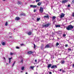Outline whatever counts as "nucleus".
Instances as JSON below:
<instances>
[{"label": "nucleus", "mask_w": 74, "mask_h": 74, "mask_svg": "<svg viewBox=\"0 0 74 74\" xmlns=\"http://www.w3.org/2000/svg\"><path fill=\"white\" fill-rule=\"evenodd\" d=\"M74 27L71 25H70L69 26H68V27H66L67 30H71V29H73Z\"/></svg>", "instance_id": "f257e3e1"}, {"label": "nucleus", "mask_w": 74, "mask_h": 74, "mask_svg": "<svg viewBox=\"0 0 74 74\" xmlns=\"http://www.w3.org/2000/svg\"><path fill=\"white\" fill-rule=\"evenodd\" d=\"M50 25H51V24L49 23L48 24L44 25L43 26V27H47L49 26H50Z\"/></svg>", "instance_id": "f03ea898"}, {"label": "nucleus", "mask_w": 74, "mask_h": 74, "mask_svg": "<svg viewBox=\"0 0 74 74\" xmlns=\"http://www.w3.org/2000/svg\"><path fill=\"white\" fill-rule=\"evenodd\" d=\"M43 8L42 7H40V12H41V13H42L43 12Z\"/></svg>", "instance_id": "7ed1b4c3"}, {"label": "nucleus", "mask_w": 74, "mask_h": 74, "mask_svg": "<svg viewBox=\"0 0 74 74\" xmlns=\"http://www.w3.org/2000/svg\"><path fill=\"white\" fill-rule=\"evenodd\" d=\"M64 13H61V15L60 16V18H63V17H64Z\"/></svg>", "instance_id": "20e7f679"}, {"label": "nucleus", "mask_w": 74, "mask_h": 74, "mask_svg": "<svg viewBox=\"0 0 74 74\" xmlns=\"http://www.w3.org/2000/svg\"><path fill=\"white\" fill-rule=\"evenodd\" d=\"M30 7H32V8H36V7H37V5H30Z\"/></svg>", "instance_id": "39448f33"}, {"label": "nucleus", "mask_w": 74, "mask_h": 74, "mask_svg": "<svg viewBox=\"0 0 74 74\" xmlns=\"http://www.w3.org/2000/svg\"><path fill=\"white\" fill-rule=\"evenodd\" d=\"M68 1V0H65L64 1H62V3H67Z\"/></svg>", "instance_id": "423d86ee"}, {"label": "nucleus", "mask_w": 74, "mask_h": 74, "mask_svg": "<svg viewBox=\"0 0 74 74\" xmlns=\"http://www.w3.org/2000/svg\"><path fill=\"white\" fill-rule=\"evenodd\" d=\"M20 20V18L18 17H16L15 18V20H16V21H19Z\"/></svg>", "instance_id": "0eeeda50"}, {"label": "nucleus", "mask_w": 74, "mask_h": 74, "mask_svg": "<svg viewBox=\"0 0 74 74\" xmlns=\"http://www.w3.org/2000/svg\"><path fill=\"white\" fill-rule=\"evenodd\" d=\"M51 69H54L55 68H57V66L56 65H53L51 67Z\"/></svg>", "instance_id": "6e6552de"}, {"label": "nucleus", "mask_w": 74, "mask_h": 74, "mask_svg": "<svg viewBox=\"0 0 74 74\" xmlns=\"http://www.w3.org/2000/svg\"><path fill=\"white\" fill-rule=\"evenodd\" d=\"M33 53V52H32V51H29L27 52V53H28V54H29V55H30L31 54H32V53Z\"/></svg>", "instance_id": "1a4fd4ad"}, {"label": "nucleus", "mask_w": 74, "mask_h": 74, "mask_svg": "<svg viewBox=\"0 0 74 74\" xmlns=\"http://www.w3.org/2000/svg\"><path fill=\"white\" fill-rule=\"evenodd\" d=\"M42 4V2H40L38 3L37 5L39 6H40V5H41Z\"/></svg>", "instance_id": "9d476101"}, {"label": "nucleus", "mask_w": 74, "mask_h": 74, "mask_svg": "<svg viewBox=\"0 0 74 74\" xmlns=\"http://www.w3.org/2000/svg\"><path fill=\"white\" fill-rule=\"evenodd\" d=\"M56 16H53L52 18V21L53 22L54 21V20H55V19L56 18Z\"/></svg>", "instance_id": "9b49d317"}, {"label": "nucleus", "mask_w": 74, "mask_h": 74, "mask_svg": "<svg viewBox=\"0 0 74 74\" xmlns=\"http://www.w3.org/2000/svg\"><path fill=\"white\" fill-rule=\"evenodd\" d=\"M65 63V62H64V60H61V63L62 64H64V63Z\"/></svg>", "instance_id": "f8f14e48"}, {"label": "nucleus", "mask_w": 74, "mask_h": 74, "mask_svg": "<svg viewBox=\"0 0 74 74\" xmlns=\"http://www.w3.org/2000/svg\"><path fill=\"white\" fill-rule=\"evenodd\" d=\"M47 16H44V18H49V16H48V14H46Z\"/></svg>", "instance_id": "ddd939ff"}, {"label": "nucleus", "mask_w": 74, "mask_h": 74, "mask_svg": "<svg viewBox=\"0 0 74 74\" xmlns=\"http://www.w3.org/2000/svg\"><path fill=\"white\" fill-rule=\"evenodd\" d=\"M49 45H46V46L45 47V48H49Z\"/></svg>", "instance_id": "4468645a"}, {"label": "nucleus", "mask_w": 74, "mask_h": 74, "mask_svg": "<svg viewBox=\"0 0 74 74\" xmlns=\"http://www.w3.org/2000/svg\"><path fill=\"white\" fill-rule=\"evenodd\" d=\"M31 34H32V32H29L27 33V34L28 35H29V36L31 35Z\"/></svg>", "instance_id": "2eb2a0df"}, {"label": "nucleus", "mask_w": 74, "mask_h": 74, "mask_svg": "<svg viewBox=\"0 0 74 74\" xmlns=\"http://www.w3.org/2000/svg\"><path fill=\"white\" fill-rule=\"evenodd\" d=\"M11 59H12V57L11 58H9V63H10V62H11Z\"/></svg>", "instance_id": "dca6fc26"}, {"label": "nucleus", "mask_w": 74, "mask_h": 74, "mask_svg": "<svg viewBox=\"0 0 74 74\" xmlns=\"http://www.w3.org/2000/svg\"><path fill=\"white\" fill-rule=\"evenodd\" d=\"M34 66H30V69H32L33 70H34Z\"/></svg>", "instance_id": "f3484780"}, {"label": "nucleus", "mask_w": 74, "mask_h": 74, "mask_svg": "<svg viewBox=\"0 0 74 74\" xmlns=\"http://www.w3.org/2000/svg\"><path fill=\"white\" fill-rule=\"evenodd\" d=\"M1 44L3 45H5V43L4 42H2Z\"/></svg>", "instance_id": "a211bd4d"}, {"label": "nucleus", "mask_w": 74, "mask_h": 74, "mask_svg": "<svg viewBox=\"0 0 74 74\" xmlns=\"http://www.w3.org/2000/svg\"><path fill=\"white\" fill-rule=\"evenodd\" d=\"M51 66H52V64H49V65L48 66V68H49L50 67H51Z\"/></svg>", "instance_id": "6ab92c4d"}, {"label": "nucleus", "mask_w": 74, "mask_h": 74, "mask_svg": "<svg viewBox=\"0 0 74 74\" xmlns=\"http://www.w3.org/2000/svg\"><path fill=\"white\" fill-rule=\"evenodd\" d=\"M56 27H60V26L59 25H56Z\"/></svg>", "instance_id": "aec40b11"}, {"label": "nucleus", "mask_w": 74, "mask_h": 74, "mask_svg": "<svg viewBox=\"0 0 74 74\" xmlns=\"http://www.w3.org/2000/svg\"><path fill=\"white\" fill-rule=\"evenodd\" d=\"M62 34V32L61 31H59L58 32V34Z\"/></svg>", "instance_id": "412c9836"}, {"label": "nucleus", "mask_w": 74, "mask_h": 74, "mask_svg": "<svg viewBox=\"0 0 74 74\" xmlns=\"http://www.w3.org/2000/svg\"><path fill=\"white\" fill-rule=\"evenodd\" d=\"M56 46H58V45H59V43H58V42H57L56 44Z\"/></svg>", "instance_id": "4be33fe9"}, {"label": "nucleus", "mask_w": 74, "mask_h": 74, "mask_svg": "<svg viewBox=\"0 0 74 74\" xmlns=\"http://www.w3.org/2000/svg\"><path fill=\"white\" fill-rule=\"evenodd\" d=\"M68 51H71V48H69L68 49Z\"/></svg>", "instance_id": "5701e85b"}, {"label": "nucleus", "mask_w": 74, "mask_h": 74, "mask_svg": "<svg viewBox=\"0 0 74 74\" xmlns=\"http://www.w3.org/2000/svg\"><path fill=\"white\" fill-rule=\"evenodd\" d=\"M8 25V23L7 22H6L5 23V26H7Z\"/></svg>", "instance_id": "b1692460"}, {"label": "nucleus", "mask_w": 74, "mask_h": 74, "mask_svg": "<svg viewBox=\"0 0 74 74\" xmlns=\"http://www.w3.org/2000/svg\"><path fill=\"white\" fill-rule=\"evenodd\" d=\"M15 62H16V61H14V63H13V64L12 65V67H13V66H14V65L15 64Z\"/></svg>", "instance_id": "393cba45"}, {"label": "nucleus", "mask_w": 74, "mask_h": 74, "mask_svg": "<svg viewBox=\"0 0 74 74\" xmlns=\"http://www.w3.org/2000/svg\"><path fill=\"white\" fill-rule=\"evenodd\" d=\"M34 49H36V45H35V44H34Z\"/></svg>", "instance_id": "a878e982"}, {"label": "nucleus", "mask_w": 74, "mask_h": 74, "mask_svg": "<svg viewBox=\"0 0 74 74\" xmlns=\"http://www.w3.org/2000/svg\"><path fill=\"white\" fill-rule=\"evenodd\" d=\"M21 70H24V67H22L21 68Z\"/></svg>", "instance_id": "bb28decb"}, {"label": "nucleus", "mask_w": 74, "mask_h": 74, "mask_svg": "<svg viewBox=\"0 0 74 74\" xmlns=\"http://www.w3.org/2000/svg\"><path fill=\"white\" fill-rule=\"evenodd\" d=\"M40 18H37V21H39V20H40Z\"/></svg>", "instance_id": "cd10ccee"}, {"label": "nucleus", "mask_w": 74, "mask_h": 74, "mask_svg": "<svg viewBox=\"0 0 74 74\" xmlns=\"http://www.w3.org/2000/svg\"><path fill=\"white\" fill-rule=\"evenodd\" d=\"M18 3L19 4H22V3L19 1H18Z\"/></svg>", "instance_id": "c85d7f7f"}, {"label": "nucleus", "mask_w": 74, "mask_h": 74, "mask_svg": "<svg viewBox=\"0 0 74 74\" xmlns=\"http://www.w3.org/2000/svg\"><path fill=\"white\" fill-rule=\"evenodd\" d=\"M10 55H14V53L10 52Z\"/></svg>", "instance_id": "c756f323"}, {"label": "nucleus", "mask_w": 74, "mask_h": 74, "mask_svg": "<svg viewBox=\"0 0 74 74\" xmlns=\"http://www.w3.org/2000/svg\"><path fill=\"white\" fill-rule=\"evenodd\" d=\"M36 10H37V9H34V12H36Z\"/></svg>", "instance_id": "7c9ffc66"}, {"label": "nucleus", "mask_w": 74, "mask_h": 74, "mask_svg": "<svg viewBox=\"0 0 74 74\" xmlns=\"http://www.w3.org/2000/svg\"><path fill=\"white\" fill-rule=\"evenodd\" d=\"M16 49H19V47H16Z\"/></svg>", "instance_id": "2f4dec72"}, {"label": "nucleus", "mask_w": 74, "mask_h": 74, "mask_svg": "<svg viewBox=\"0 0 74 74\" xmlns=\"http://www.w3.org/2000/svg\"><path fill=\"white\" fill-rule=\"evenodd\" d=\"M21 15H23L24 16H25V14L22 13L21 14Z\"/></svg>", "instance_id": "473e14b6"}, {"label": "nucleus", "mask_w": 74, "mask_h": 74, "mask_svg": "<svg viewBox=\"0 0 74 74\" xmlns=\"http://www.w3.org/2000/svg\"><path fill=\"white\" fill-rule=\"evenodd\" d=\"M66 34H63V37H66Z\"/></svg>", "instance_id": "72a5a7b5"}, {"label": "nucleus", "mask_w": 74, "mask_h": 74, "mask_svg": "<svg viewBox=\"0 0 74 74\" xmlns=\"http://www.w3.org/2000/svg\"><path fill=\"white\" fill-rule=\"evenodd\" d=\"M65 47H68V45H65Z\"/></svg>", "instance_id": "f704fd0d"}, {"label": "nucleus", "mask_w": 74, "mask_h": 74, "mask_svg": "<svg viewBox=\"0 0 74 74\" xmlns=\"http://www.w3.org/2000/svg\"><path fill=\"white\" fill-rule=\"evenodd\" d=\"M21 63H23V60H21Z\"/></svg>", "instance_id": "c9c22d12"}, {"label": "nucleus", "mask_w": 74, "mask_h": 74, "mask_svg": "<svg viewBox=\"0 0 74 74\" xmlns=\"http://www.w3.org/2000/svg\"><path fill=\"white\" fill-rule=\"evenodd\" d=\"M68 7H70V5H68Z\"/></svg>", "instance_id": "e433bc0d"}, {"label": "nucleus", "mask_w": 74, "mask_h": 74, "mask_svg": "<svg viewBox=\"0 0 74 74\" xmlns=\"http://www.w3.org/2000/svg\"><path fill=\"white\" fill-rule=\"evenodd\" d=\"M72 3H74V0H73L72 1Z\"/></svg>", "instance_id": "4c0bfd02"}, {"label": "nucleus", "mask_w": 74, "mask_h": 74, "mask_svg": "<svg viewBox=\"0 0 74 74\" xmlns=\"http://www.w3.org/2000/svg\"><path fill=\"white\" fill-rule=\"evenodd\" d=\"M49 74H52V72H49Z\"/></svg>", "instance_id": "58836bf2"}, {"label": "nucleus", "mask_w": 74, "mask_h": 74, "mask_svg": "<svg viewBox=\"0 0 74 74\" xmlns=\"http://www.w3.org/2000/svg\"><path fill=\"white\" fill-rule=\"evenodd\" d=\"M72 67H74V63L72 65Z\"/></svg>", "instance_id": "ea45409f"}, {"label": "nucleus", "mask_w": 74, "mask_h": 74, "mask_svg": "<svg viewBox=\"0 0 74 74\" xmlns=\"http://www.w3.org/2000/svg\"><path fill=\"white\" fill-rule=\"evenodd\" d=\"M35 62H37V60H35Z\"/></svg>", "instance_id": "a19ab883"}, {"label": "nucleus", "mask_w": 74, "mask_h": 74, "mask_svg": "<svg viewBox=\"0 0 74 74\" xmlns=\"http://www.w3.org/2000/svg\"><path fill=\"white\" fill-rule=\"evenodd\" d=\"M40 0H37V2H38L40 1Z\"/></svg>", "instance_id": "79ce46f5"}, {"label": "nucleus", "mask_w": 74, "mask_h": 74, "mask_svg": "<svg viewBox=\"0 0 74 74\" xmlns=\"http://www.w3.org/2000/svg\"><path fill=\"white\" fill-rule=\"evenodd\" d=\"M3 59H4V60H5V58L4 57L3 58Z\"/></svg>", "instance_id": "37998d69"}, {"label": "nucleus", "mask_w": 74, "mask_h": 74, "mask_svg": "<svg viewBox=\"0 0 74 74\" xmlns=\"http://www.w3.org/2000/svg\"><path fill=\"white\" fill-rule=\"evenodd\" d=\"M60 71H62V69H60Z\"/></svg>", "instance_id": "c03bdc74"}, {"label": "nucleus", "mask_w": 74, "mask_h": 74, "mask_svg": "<svg viewBox=\"0 0 74 74\" xmlns=\"http://www.w3.org/2000/svg\"><path fill=\"white\" fill-rule=\"evenodd\" d=\"M64 72H65V71H64H64L63 70V71L62 73H64Z\"/></svg>", "instance_id": "a18cd8bd"}, {"label": "nucleus", "mask_w": 74, "mask_h": 74, "mask_svg": "<svg viewBox=\"0 0 74 74\" xmlns=\"http://www.w3.org/2000/svg\"><path fill=\"white\" fill-rule=\"evenodd\" d=\"M23 45V44H21V45L22 46V45Z\"/></svg>", "instance_id": "49530a36"}, {"label": "nucleus", "mask_w": 74, "mask_h": 74, "mask_svg": "<svg viewBox=\"0 0 74 74\" xmlns=\"http://www.w3.org/2000/svg\"><path fill=\"white\" fill-rule=\"evenodd\" d=\"M25 74H27V72H26Z\"/></svg>", "instance_id": "de8ad7c7"}, {"label": "nucleus", "mask_w": 74, "mask_h": 74, "mask_svg": "<svg viewBox=\"0 0 74 74\" xmlns=\"http://www.w3.org/2000/svg\"><path fill=\"white\" fill-rule=\"evenodd\" d=\"M36 2H37V0H36Z\"/></svg>", "instance_id": "09e8293b"}, {"label": "nucleus", "mask_w": 74, "mask_h": 74, "mask_svg": "<svg viewBox=\"0 0 74 74\" xmlns=\"http://www.w3.org/2000/svg\"><path fill=\"white\" fill-rule=\"evenodd\" d=\"M34 2H35V1H34L33 2H32L33 3H34Z\"/></svg>", "instance_id": "8fccbe9b"}, {"label": "nucleus", "mask_w": 74, "mask_h": 74, "mask_svg": "<svg viewBox=\"0 0 74 74\" xmlns=\"http://www.w3.org/2000/svg\"><path fill=\"white\" fill-rule=\"evenodd\" d=\"M5 0H3V1H5Z\"/></svg>", "instance_id": "3c124183"}, {"label": "nucleus", "mask_w": 74, "mask_h": 74, "mask_svg": "<svg viewBox=\"0 0 74 74\" xmlns=\"http://www.w3.org/2000/svg\"><path fill=\"white\" fill-rule=\"evenodd\" d=\"M58 39H59V38H58Z\"/></svg>", "instance_id": "603ef678"}, {"label": "nucleus", "mask_w": 74, "mask_h": 74, "mask_svg": "<svg viewBox=\"0 0 74 74\" xmlns=\"http://www.w3.org/2000/svg\"><path fill=\"white\" fill-rule=\"evenodd\" d=\"M21 73H22V71H21Z\"/></svg>", "instance_id": "864d4df0"}, {"label": "nucleus", "mask_w": 74, "mask_h": 74, "mask_svg": "<svg viewBox=\"0 0 74 74\" xmlns=\"http://www.w3.org/2000/svg\"><path fill=\"white\" fill-rule=\"evenodd\" d=\"M10 37H11V38H12V37H11V36H10Z\"/></svg>", "instance_id": "5fc2aeb1"}, {"label": "nucleus", "mask_w": 74, "mask_h": 74, "mask_svg": "<svg viewBox=\"0 0 74 74\" xmlns=\"http://www.w3.org/2000/svg\"><path fill=\"white\" fill-rule=\"evenodd\" d=\"M6 64H8V63H6Z\"/></svg>", "instance_id": "6e6d98bb"}, {"label": "nucleus", "mask_w": 74, "mask_h": 74, "mask_svg": "<svg viewBox=\"0 0 74 74\" xmlns=\"http://www.w3.org/2000/svg\"><path fill=\"white\" fill-rule=\"evenodd\" d=\"M14 30H15V29H14Z\"/></svg>", "instance_id": "4d7b16f0"}, {"label": "nucleus", "mask_w": 74, "mask_h": 74, "mask_svg": "<svg viewBox=\"0 0 74 74\" xmlns=\"http://www.w3.org/2000/svg\"><path fill=\"white\" fill-rule=\"evenodd\" d=\"M35 30H36L37 31V29H35Z\"/></svg>", "instance_id": "13d9d810"}, {"label": "nucleus", "mask_w": 74, "mask_h": 74, "mask_svg": "<svg viewBox=\"0 0 74 74\" xmlns=\"http://www.w3.org/2000/svg\"><path fill=\"white\" fill-rule=\"evenodd\" d=\"M36 20H37V19H36Z\"/></svg>", "instance_id": "bf43d9fd"}, {"label": "nucleus", "mask_w": 74, "mask_h": 74, "mask_svg": "<svg viewBox=\"0 0 74 74\" xmlns=\"http://www.w3.org/2000/svg\"><path fill=\"white\" fill-rule=\"evenodd\" d=\"M5 62V60L4 61Z\"/></svg>", "instance_id": "052dcab7"}, {"label": "nucleus", "mask_w": 74, "mask_h": 74, "mask_svg": "<svg viewBox=\"0 0 74 74\" xmlns=\"http://www.w3.org/2000/svg\"><path fill=\"white\" fill-rule=\"evenodd\" d=\"M47 74H48V73H47Z\"/></svg>", "instance_id": "680f3d73"}]
</instances>
